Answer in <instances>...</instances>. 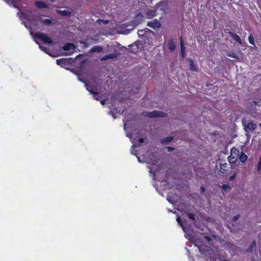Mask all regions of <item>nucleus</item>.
I'll return each mask as SVG.
<instances>
[{
	"mask_svg": "<svg viewBox=\"0 0 261 261\" xmlns=\"http://www.w3.org/2000/svg\"><path fill=\"white\" fill-rule=\"evenodd\" d=\"M57 12L59 14H60L63 16H68V15H70L72 12L71 10H69V9H64L63 10H57Z\"/></svg>",
	"mask_w": 261,
	"mask_h": 261,
	"instance_id": "obj_10",
	"label": "nucleus"
},
{
	"mask_svg": "<svg viewBox=\"0 0 261 261\" xmlns=\"http://www.w3.org/2000/svg\"><path fill=\"white\" fill-rule=\"evenodd\" d=\"M137 50H136V49H133V52H134V53H135V52H137Z\"/></svg>",
	"mask_w": 261,
	"mask_h": 261,
	"instance_id": "obj_47",
	"label": "nucleus"
},
{
	"mask_svg": "<svg viewBox=\"0 0 261 261\" xmlns=\"http://www.w3.org/2000/svg\"><path fill=\"white\" fill-rule=\"evenodd\" d=\"M131 140L132 142L134 144L132 146V148H131V150H130L131 153L133 154L136 155V151H135V150H134V148L136 146V145L135 144V143L134 141L132 140Z\"/></svg>",
	"mask_w": 261,
	"mask_h": 261,
	"instance_id": "obj_26",
	"label": "nucleus"
},
{
	"mask_svg": "<svg viewBox=\"0 0 261 261\" xmlns=\"http://www.w3.org/2000/svg\"><path fill=\"white\" fill-rule=\"evenodd\" d=\"M35 4L37 7L39 8H47L48 6L44 2L40 1H36L35 2Z\"/></svg>",
	"mask_w": 261,
	"mask_h": 261,
	"instance_id": "obj_12",
	"label": "nucleus"
},
{
	"mask_svg": "<svg viewBox=\"0 0 261 261\" xmlns=\"http://www.w3.org/2000/svg\"><path fill=\"white\" fill-rule=\"evenodd\" d=\"M228 56L233 58H237L236 54L234 53H229V54H228Z\"/></svg>",
	"mask_w": 261,
	"mask_h": 261,
	"instance_id": "obj_31",
	"label": "nucleus"
},
{
	"mask_svg": "<svg viewBox=\"0 0 261 261\" xmlns=\"http://www.w3.org/2000/svg\"><path fill=\"white\" fill-rule=\"evenodd\" d=\"M204 239L206 240L207 242H210V238L208 237V236H204L203 237Z\"/></svg>",
	"mask_w": 261,
	"mask_h": 261,
	"instance_id": "obj_36",
	"label": "nucleus"
},
{
	"mask_svg": "<svg viewBox=\"0 0 261 261\" xmlns=\"http://www.w3.org/2000/svg\"><path fill=\"white\" fill-rule=\"evenodd\" d=\"M138 141L140 144L143 143L144 142V139L142 138H140L139 139Z\"/></svg>",
	"mask_w": 261,
	"mask_h": 261,
	"instance_id": "obj_38",
	"label": "nucleus"
},
{
	"mask_svg": "<svg viewBox=\"0 0 261 261\" xmlns=\"http://www.w3.org/2000/svg\"><path fill=\"white\" fill-rule=\"evenodd\" d=\"M144 30V33H145V32H147V31H149V29H147V28H145Z\"/></svg>",
	"mask_w": 261,
	"mask_h": 261,
	"instance_id": "obj_43",
	"label": "nucleus"
},
{
	"mask_svg": "<svg viewBox=\"0 0 261 261\" xmlns=\"http://www.w3.org/2000/svg\"><path fill=\"white\" fill-rule=\"evenodd\" d=\"M147 26L153 29L161 27V23L157 19H153L147 23Z\"/></svg>",
	"mask_w": 261,
	"mask_h": 261,
	"instance_id": "obj_7",
	"label": "nucleus"
},
{
	"mask_svg": "<svg viewBox=\"0 0 261 261\" xmlns=\"http://www.w3.org/2000/svg\"><path fill=\"white\" fill-rule=\"evenodd\" d=\"M180 45L181 55L182 57H184L185 54V47L184 46V42H183L182 39H180Z\"/></svg>",
	"mask_w": 261,
	"mask_h": 261,
	"instance_id": "obj_17",
	"label": "nucleus"
},
{
	"mask_svg": "<svg viewBox=\"0 0 261 261\" xmlns=\"http://www.w3.org/2000/svg\"><path fill=\"white\" fill-rule=\"evenodd\" d=\"M102 50V48L100 46H93L90 50L91 52H97L100 53Z\"/></svg>",
	"mask_w": 261,
	"mask_h": 261,
	"instance_id": "obj_16",
	"label": "nucleus"
},
{
	"mask_svg": "<svg viewBox=\"0 0 261 261\" xmlns=\"http://www.w3.org/2000/svg\"><path fill=\"white\" fill-rule=\"evenodd\" d=\"M238 158H239L240 162L244 163L247 159V156L244 153L241 152V153H239Z\"/></svg>",
	"mask_w": 261,
	"mask_h": 261,
	"instance_id": "obj_13",
	"label": "nucleus"
},
{
	"mask_svg": "<svg viewBox=\"0 0 261 261\" xmlns=\"http://www.w3.org/2000/svg\"><path fill=\"white\" fill-rule=\"evenodd\" d=\"M256 245V242L255 241H253L252 243H251V247H255Z\"/></svg>",
	"mask_w": 261,
	"mask_h": 261,
	"instance_id": "obj_39",
	"label": "nucleus"
},
{
	"mask_svg": "<svg viewBox=\"0 0 261 261\" xmlns=\"http://www.w3.org/2000/svg\"><path fill=\"white\" fill-rule=\"evenodd\" d=\"M39 47H40V48L42 50L44 51V52H45L46 53H47V54H49V53H48V51H47V50L46 49V48L45 47L43 46L42 45H39Z\"/></svg>",
	"mask_w": 261,
	"mask_h": 261,
	"instance_id": "obj_29",
	"label": "nucleus"
},
{
	"mask_svg": "<svg viewBox=\"0 0 261 261\" xmlns=\"http://www.w3.org/2000/svg\"><path fill=\"white\" fill-rule=\"evenodd\" d=\"M145 115L148 117H164L166 116V114L158 111H153L151 112H146Z\"/></svg>",
	"mask_w": 261,
	"mask_h": 261,
	"instance_id": "obj_3",
	"label": "nucleus"
},
{
	"mask_svg": "<svg viewBox=\"0 0 261 261\" xmlns=\"http://www.w3.org/2000/svg\"><path fill=\"white\" fill-rule=\"evenodd\" d=\"M260 127H261V123L259 124Z\"/></svg>",
	"mask_w": 261,
	"mask_h": 261,
	"instance_id": "obj_49",
	"label": "nucleus"
},
{
	"mask_svg": "<svg viewBox=\"0 0 261 261\" xmlns=\"http://www.w3.org/2000/svg\"><path fill=\"white\" fill-rule=\"evenodd\" d=\"M111 114L112 115V116H113V118H114V119H115V118H117V116H116V113H115V114H114V112H112V111H111Z\"/></svg>",
	"mask_w": 261,
	"mask_h": 261,
	"instance_id": "obj_34",
	"label": "nucleus"
},
{
	"mask_svg": "<svg viewBox=\"0 0 261 261\" xmlns=\"http://www.w3.org/2000/svg\"><path fill=\"white\" fill-rule=\"evenodd\" d=\"M40 20L41 22H42L43 23H44L46 25H49L52 23V20L50 19H47V18L43 19V18H41L40 19Z\"/></svg>",
	"mask_w": 261,
	"mask_h": 261,
	"instance_id": "obj_19",
	"label": "nucleus"
},
{
	"mask_svg": "<svg viewBox=\"0 0 261 261\" xmlns=\"http://www.w3.org/2000/svg\"><path fill=\"white\" fill-rule=\"evenodd\" d=\"M176 221H177L178 223L181 226L183 230L184 231H186V228L184 226V225H183L182 223V221L180 218V217L179 216H178L176 218Z\"/></svg>",
	"mask_w": 261,
	"mask_h": 261,
	"instance_id": "obj_22",
	"label": "nucleus"
},
{
	"mask_svg": "<svg viewBox=\"0 0 261 261\" xmlns=\"http://www.w3.org/2000/svg\"><path fill=\"white\" fill-rule=\"evenodd\" d=\"M100 103L101 105H104L105 104V100H100Z\"/></svg>",
	"mask_w": 261,
	"mask_h": 261,
	"instance_id": "obj_40",
	"label": "nucleus"
},
{
	"mask_svg": "<svg viewBox=\"0 0 261 261\" xmlns=\"http://www.w3.org/2000/svg\"><path fill=\"white\" fill-rule=\"evenodd\" d=\"M167 148L168 149L169 151H171L173 150V148L171 147H168Z\"/></svg>",
	"mask_w": 261,
	"mask_h": 261,
	"instance_id": "obj_42",
	"label": "nucleus"
},
{
	"mask_svg": "<svg viewBox=\"0 0 261 261\" xmlns=\"http://www.w3.org/2000/svg\"><path fill=\"white\" fill-rule=\"evenodd\" d=\"M137 158H138V160L139 162H140V159L138 157H137Z\"/></svg>",
	"mask_w": 261,
	"mask_h": 261,
	"instance_id": "obj_48",
	"label": "nucleus"
},
{
	"mask_svg": "<svg viewBox=\"0 0 261 261\" xmlns=\"http://www.w3.org/2000/svg\"><path fill=\"white\" fill-rule=\"evenodd\" d=\"M149 168L150 172H151V171H152L153 172H154V169H153V168L150 167H149Z\"/></svg>",
	"mask_w": 261,
	"mask_h": 261,
	"instance_id": "obj_41",
	"label": "nucleus"
},
{
	"mask_svg": "<svg viewBox=\"0 0 261 261\" xmlns=\"http://www.w3.org/2000/svg\"><path fill=\"white\" fill-rule=\"evenodd\" d=\"M117 57V55L115 54H109V55H107L106 56H105L104 57H103L101 60L102 61H104V60H107L108 59H113V58H115Z\"/></svg>",
	"mask_w": 261,
	"mask_h": 261,
	"instance_id": "obj_14",
	"label": "nucleus"
},
{
	"mask_svg": "<svg viewBox=\"0 0 261 261\" xmlns=\"http://www.w3.org/2000/svg\"><path fill=\"white\" fill-rule=\"evenodd\" d=\"M108 20L103 21V22H104L105 23H108Z\"/></svg>",
	"mask_w": 261,
	"mask_h": 261,
	"instance_id": "obj_45",
	"label": "nucleus"
},
{
	"mask_svg": "<svg viewBox=\"0 0 261 261\" xmlns=\"http://www.w3.org/2000/svg\"><path fill=\"white\" fill-rule=\"evenodd\" d=\"M156 10H148L146 11L145 14V16L147 19H150L153 17L156 16Z\"/></svg>",
	"mask_w": 261,
	"mask_h": 261,
	"instance_id": "obj_9",
	"label": "nucleus"
},
{
	"mask_svg": "<svg viewBox=\"0 0 261 261\" xmlns=\"http://www.w3.org/2000/svg\"><path fill=\"white\" fill-rule=\"evenodd\" d=\"M169 48L170 50L173 51L175 49V44L173 41L170 40L168 43Z\"/></svg>",
	"mask_w": 261,
	"mask_h": 261,
	"instance_id": "obj_18",
	"label": "nucleus"
},
{
	"mask_svg": "<svg viewBox=\"0 0 261 261\" xmlns=\"http://www.w3.org/2000/svg\"><path fill=\"white\" fill-rule=\"evenodd\" d=\"M227 164L226 163H224L220 165V172H224L225 170V168L227 167Z\"/></svg>",
	"mask_w": 261,
	"mask_h": 261,
	"instance_id": "obj_25",
	"label": "nucleus"
},
{
	"mask_svg": "<svg viewBox=\"0 0 261 261\" xmlns=\"http://www.w3.org/2000/svg\"><path fill=\"white\" fill-rule=\"evenodd\" d=\"M239 153V150L237 149H231L230 155L228 158L229 162L231 164L234 163L238 159Z\"/></svg>",
	"mask_w": 261,
	"mask_h": 261,
	"instance_id": "obj_2",
	"label": "nucleus"
},
{
	"mask_svg": "<svg viewBox=\"0 0 261 261\" xmlns=\"http://www.w3.org/2000/svg\"><path fill=\"white\" fill-rule=\"evenodd\" d=\"M240 218V215H237L236 216H235L234 217H233V219L234 221H236L239 218Z\"/></svg>",
	"mask_w": 261,
	"mask_h": 261,
	"instance_id": "obj_35",
	"label": "nucleus"
},
{
	"mask_svg": "<svg viewBox=\"0 0 261 261\" xmlns=\"http://www.w3.org/2000/svg\"><path fill=\"white\" fill-rule=\"evenodd\" d=\"M236 176V174L234 173L232 175L230 176L229 178V180H233Z\"/></svg>",
	"mask_w": 261,
	"mask_h": 261,
	"instance_id": "obj_33",
	"label": "nucleus"
},
{
	"mask_svg": "<svg viewBox=\"0 0 261 261\" xmlns=\"http://www.w3.org/2000/svg\"><path fill=\"white\" fill-rule=\"evenodd\" d=\"M86 88H87V90L91 94H93V96L94 97V98L97 100H100V99H99V96H97V94L96 93L93 92L92 90L89 89V86H86Z\"/></svg>",
	"mask_w": 261,
	"mask_h": 261,
	"instance_id": "obj_20",
	"label": "nucleus"
},
{
	"mask_svg": "<svg viewBox=\"0 0 261 261\" xmlns=\"http://www.w3.org/2000/svg\"><path fill=\"white\" fill-rule=\"evenodd\" d=\"M248 40H249V42L250 44H252V45H254L255 44V43H254V38L252 36V34H250L249 37H248Z\"/></svg>",
	"mask_w": 261,
	"mask_h": 261,
	"instance_id": "obj_24",
	"label": "nucleus"
},
{
	"mask_svg": "<svg viewBox=\"0 0 261 261\" xmlns=\"http://www.w3.org/2000/svg\"><path fill=\"white\" fill-rule=\"evenodd\" d=\"M189 66L191 70L195 71L197 70V68L194 64V62L192 60L189 59Z\"/></svg>",
	"mask_w": 261,
	"mask_h": 261,
	"instance_id": "obj_15",
	"label": "nucleus"
},
{
	"mask_svg": "<svg viewBox=\"0 0 261 261\" xmlns=\"http://www.w3.org/2000/svg\"><path fill=\"white\" fill-rule=\"evenodd\" d=\"M187 214H188V216L189 218L190 219L195 220V216H194V215L193 214L188 213Z\"/></svg>",
	"mask_w": 261,
	"mask_h": 261,
	"instance_id": "obj_28",
	"label": "nucleus"
},
{
	"mask_svg": "<svg viewBox=\"0 0 261 261\" xmlns=\"http://www.w3.org/2000/svg\"><path fill=\"white\" fill-rule=\"evenodd\" d=\"M200 188H201V191H202V192H204V187H201Z\"/></svg>",
	"mask_w": 261,
	"mask_h": 261,
	"instance_id": "obj_44",
	"label": "nucleus"
},
{
	"mask_svg": "<svg viewBox=\"0 0 261 261\" xmlns=\"http://www.w3.org/2000/svg\"><path fill=\"white\" fill-rule=\"evenodd\" d=\"M138 34L139 36H143L145 34V33H144V30H139L138 32Z\"/></svg>",
	"mask_w": 261,
	"mask_h": 261,
	"instance_id": "obj_30",
	"label": "nucleus"
},
{
	"mask_svg": "<svg viewBox=\"0 0 261 261\" xmlns=\"http://www.w3.org/2000/svg\"><path fill=\"white\" fill-rule=\"evenodd\" d=\"M24 25H25V26L26 27V28H29V27H28V25H26V24H25V22H24Z\"/></svg>",
	"mask_w": 261,
	"mask_h": 261,
	"instance_id": "obj_46",
	"label": "nucleus"
},
{
	"mask_svg": "<svg viewBox=\"0 0 261 261\" xmlns=\"http://www.w3.org/2000/svg\"><path fill=\"white\" fill-rule=\"evenodd\" d=\"M223 189L225 191H229L231 189L230 186L228 184H224L222 186Z\"/></svg>",
	"mask_w": 261,
	"mask_h": 261,
	"instance_id": "obj_27",
	"label": "nucleus"
},
{
	"mask_svg": "<svg viewBox=\"0 0 261 261\" xmlns=\"http://www.w3.org/2000/svg\"><path fill=\"white\" fill-rule=\"evenodd\" d=\"M228 34L229 36L231 37L234 40L237 41L240 44H242V40L238 35L234 34L231 32H229Z\"/></svg>",
	"mask_w": 261,
	"mask_h": 261,
	"instance_id": "obj_11",
	"label": "nucleus"
},
{
	"mask_svg": "<svg viewBox=\"0 0 261 261\" xmlns=\"http://www.w3.org/2000/svg\"><path fill=\"white\" fill-rule=\"evenodd\" d=\"M36 36L38 38L40 39L41 40H42L44 42L46 43L51 44L53 42L51 38L43 33H37L36 35Z\"/></svg>",
	"mask_w": 261,
	"mask_h": 261,
	"instance_id": "obj_4",
	"label": "nucleus"
},
{
	"mask_svg": "<svg viewBox=\"0 0 261 261\" xmlns=\"http://www.w3.org/2000/svg\"><path fill=\"white\" fill-rule=\"evenodd\" d=\"M242 123L244 126V129L246 132H247L248 129L251 131L254 130L256 129L257 127L256 124L255 123H253V122H250L248 123L247 124H246L244 120H243Z\"/></svg>",
	"mask_w": 261,
	"mask_h": 261,
	"instance_id": "obj_5",
	"label": "nucleus"
},
{
	"mask_svg": "<svg viewBox=\"0 0 261 261\" xmlns=\"http://www.w3.org/2000/svg\"><path fill=\"white\" fill-rule=\"evenodd\" d=\"M143 14L141 13H139L134 18L133 20V23L135 26H136L141 23L143 20Z\"/></svg>",
	"mask_w": 261,
	"mask_h": 261,
	"instance_id": "obj_8",
	"label": "nucleus"
},
{
	"mask_svg": "<svg viewBox=\"0 0 261 261\" xmlns=\"http://www.w3.org/2000/svg\"><path fill=\"white\" fill-rule=\"evenodd\" d=\"M132 47H134V48H136H136H138V45H137V44L136 43L133 44L132 45Z\"/></svg>",
	"mask_w": 261,
	"mask_h": 261,
	"instance_id": "obj_37",
	"label": "nucleus"
},
{
	"mask_svg": "<svg viewBox=\"0 0 261 261\" xmlns=\"http://www.w3.org/2000/svg\"><path fill=\"white\" fill-rule=\"evenodd\" d=\"M56 63L58 65L63 66L65 64V60L64 59H57Z\"/></svg>",
	"mask_w": 261,
	"mask_h": 261,
	"instance_id": "obj_21",
	"label": "nucleus"
},
{
	"mask_svg": "<svg viewBox=\"0 0 261 261\" xmlns=\"http://www.w3.org/2000/svg\"><path fill=\"white\" fill-rule=\"evenodd\" d=\"M257 170L258 171H261V159H260V161L257 164Z\"/></svg>",
	"mask_w": 261,
	"mask_h": 261,
	"instance_id": "obj_32",
	"label": "nucleus"
},
{
	"mask_svg": "<svg viewBox=\"0 0 261 261\" xmlns=\"http://www.w3.org/2000/svg\"><path fill=\"white\" fill-rule=\"evenodd\" d=\"M167 7H168L167 2L166 1L159 3L155 6V8L157 9H159V10L163 11L164 13H165L166 12V10L167 9Z\"/></svg>",
	"mask_w": 261,
	"mask_h": 261,
	"instance_id": "obj_6",
	"label": "nucleus"
},
{
	"mask_svg": "<svg viewBox=\"0 0 261 261\" xmlns=\"http://www.w3.org/2000/svg\"><path fill=\"white\" fill-rule=\"evenodd\" d=\"M172 139H173L172 137H167L166 139L163 140L162 141V143L167 144V143L171 142L172 140Z\"/></svg>",
	"mask_w": 261,
	"mask_h": 261,
	"instance_id": "obj_23",
	"label": "nucleus"
},
{
	"mask_svg": "<svg viewBox=\"0 0 261 261\" xmlns=\"http://www.w3.org/2000/svg\"><path fill=\"white\" fill-rule=\"evenodd\" d=\"M62 49L66 51L65 55L68 56L72 55L75 51V46L72 43L65 44L62 47Z\"/></svg>",
	"mask_w": 261,
	"mask_h": 261,
	"instance_id": "obj_1",
	"label": "nucleus"
}]
</instances>
